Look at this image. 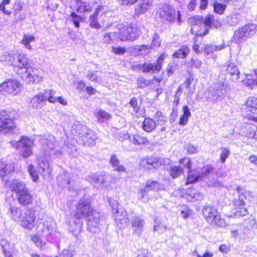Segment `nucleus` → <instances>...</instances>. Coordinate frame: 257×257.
<instances>
[{
    "label": "nucleus",
    "instance_id": "nucleus-47",
    "mask_svg": "<svg viewBox=\"0 0 257 257\" xmlns=\"http://www.w3.org/2000/svg\"><path fill=\"white\" fill-rule=\"evenodd\" d=\"M213 171V168L211 165H207L203 167L200 173L201 178L202 180L206 177H208Z\"/></svg>",
    "mask_w": 257,
    "mask_h": 257
},
{
    "label": "nucleus",
    "instance_id": "nucleus-7",
    "mask_svg": "<svg viewBox=\"0 0 257 257\" xmlns=\"http://www.w3.org/2000/svg\"><path fill=\"white\" fill-rule=\"evenodd\" d=\"M86 220L87 230L94 233L100 231V227L104 221L103 217L96 210L86 217Z\"/></svg>",
    "mask_w": 257,
    "mask_h": 257
},
{
    "label": "nucleus",
    "instance_id": "nucleus-6",
    "mask_svg": "<svg viewBox=\"0 0 257 257\" xmlns=\"http://www.w3.org/2000/svg\"><path fill=\"white\" fill-rule=\"evenodd\" d=\"M256 31V25L252 23L248 24L234 32V40L236 43H241L247 40L248 38L252 37Z\"/></svg>",
    "mask_w": 257,
    "mask_h": 257
},
{
    "label": "nucleus",
    "instance_id": "nucleus-8",
    "mask_svg": "<svg viewBox=\"0 0 257 257\" xmlns=\"http://www.w3.org/2000/svg\"><path fill=\"white\" fill-rule=\"evenodd\" d=\"M112 210H114L115 207L116 210L114 213L115 222L119 228H125L129 224L130 218L125 210L122 207H117V202L114 201L112 202Z\"/></svg>",
    "mask_w": 257,
    "mask_h": 257
},
{
    "label": "nucleus",
    "instance_id": "nucleus-9",
    "mask_svg": "<svg viewBox=\"0 0 257 257\" xmlns=\"http://www.w3.org/2000/svg\"><path fill=\"white\" fill-rule=\"evenodd\" d=\"M236 190L238 194V198L234 199L233 201V206L235 210L234 214L236 216H243L248 213L245 207V203L244 200L245 199V196L244 195V190L242 187L238 186L236 188Z\"/></svg>",
    "mask_w": 257,
    "mask_h": 257
},
{
    "label": "nucleus",
    "instance_id": "nucleus-42",
    "mask_svg": "<svg viewBox=\"0 0 257 257\" xmlns=\"http://www.w3.org/2000/svg\"><path fill=\"white\" fill-rule=\"evenodd\" d=\"M246 108L248 111H252L253 109H257V98L251 97L248 98L245 103Z\"/></svg>",
    "mask_w": 257,
    "mask_h": 257
},
{
    "label": "nucleus",
    "instance_id": "nucleus-10",
    "mask_svg": "<svg viewBox=\"0 0 257 257\" xmlns=\"http://www.w3.org/2000/svg\"><path fill=\"white\" fill-rule=\"evenodd\" d=\"M76 211L75 214L76 216L82 218V217H87L95 210H94L91 206L90 198L88 197L84 196L78 202Z\"/></svg>",
    "mask_w": 257,
    "mask_h": 257
},
{
    "label": "nucleus",
    "instance_id": "nucleus-48",
    "mask_svg": "<svg viewBox=\"0 0 257 257\" xmlns=\"http://www.w3.org/2000/svg\"><path fill=\"white\" fill-rule=\"evenodd\" d=\"M34 40L35 37L33 36L25 35L24 36L22 40V43L24 44L27 49L31 50L32 49V47L30 43L31 42L34 41Z\"/></svg>",
    "mask_w": 257,
    "mask_h": 257
},
{
    "label": "nucleus",
    "instance_id": "nucleus-11",
    "mask_svg": "<svg viewBox=\"0 0 257 257\" xmlns=\"http://www.w3.org/2000/svg\"><path fill=\"white\" fill-rule=\"evenodd\" d=\"M13 119L10 118L9 113L6 111H0V133L4 134L13 133L16 129Z\"/></svg>",
    "mask_w": 257,
    "mask_h": 257
},
{
    "label": "nucleus",
    "instance_id": "nucleus-38",
    "mask_svg": "<svg viewBox=\"0 0 257 257\" xmlns=\"http://www.w3.org/2000/svg\"><path fill=\"white\" fill-rule=\"evenodd\" d=\"M110 163L111 166L115 168L114 170L115 171L119 172H124L125 171L124 167L119 165V161L115 155H111L110 159Z\"/></svg>",
    "mask_w": 257,
    "mask_h": 257
},
{
    "label": "nucleus",
    "instance_id": "nucleus-16",
    "mask_svg": "<svg viewBox=\"0 0 257 257\" xmlns=\"http://www.w3.org/2000/svg\"><path fill=\"white\" fill-rule=\"evenodd\" d=\"M180 165L183 167L188 169V175L187 177L188 183H193L198 181L202 180L200 173L195 172L191 170L192 163L189 158H184L179 161Z\"/></svg>",
    "mask_w": 257,
    "mask_h": 257
},
{
    "label": "nucleus",
    "instance_id": "nucleus-58",
    "mask_svg": "<svg viewBox=\"0 0 257 257\" xmlns=\"http://www.w3.org/2000/svg\"><path fill=\"white\" fill-rule=\"evenodd\" d=\"M41 143L42 147L45 152H49L54 148L53 144L48 140H44Z\"/></svg>",
    "mask_w": 257,
    "mask_h": 257
},
{
    "label": "nucleus",
    "instance_id": "nucleus-41",
    "mask_svg": "<svg viewBox=\"0 0 257 257\" xmlns=\"http://www.w3.org/2000/svg\"><path fill=\"white\" fill-rule=\"evenodd\" d=\"M183 173L182 166H172L170 168V174L173 179L178 178Z\"/></svg>",
    "mask_w": 257,
    "mask_h": 257
},
{
    "label": "nucleus",
    "instance_id": "nucleus-23",
    "mask_svg": "<svg viewBox=\"0 0 257 257\" xmlns=\"http://www.w3.org/2000/svg\"><path fill=\"white\" fill-rule=\"evenodd\" d=\"M82 219L76 216L75 215L72 221L69 224V230L75 236H77L81 232L82 230Z\"/></svg>",
    "mask_w": 257,
    "mask_h": 257
},
{
    "label": "nucleus",
    "instance_id": "nucleus-27",
    "mask_svg": "<svg viewBox=\"0 0 257 257\" xmlns=\"http://www.w3.org/2000/svg\"><path fill=\"white\" fill-rule=\"evenodd\" d=\"M38 164L40 167L39 171L44 177L49 176L52 172V169L50 167L49 162L44 158L39 159L38 160Z\"/></svg>",
    "mask_w": 257,
    "mask_h": 257
},
{
    "label": "nucleus",
    "instance_id": "nucleus-59",
    "mask_svg": "<svg viewBox=\"0 0 257 257\" xmlns=\"http://www.w3.org/2000/svg\"><path fill=\"white\" fill-rule=\"evenodd\" d=\"M222 48V47H220L218 46H214V45H208L206 46L205 49H204V52L207 54L208 55V54H210L213 53V52H214L215 51L219 50L221 49Z\"/></svg>",
    "mask_w": 257,
    "mask_h": 257
},
{
    "label": "nucleus",
    "instance_id": "nucleus-49",
    "mask_svg": "<svg viewBox=\"0 0 257 257\" xmlns=\"http://www.w3.org/2000/svg\"><path fill=\"white\" fill-rule=\"evenodd\" d=\"M178 69V64L175 61H172L170 63L166 69V71L168 76L173 75L174 72Z\"/></svg>",
    "mask_w": 257,
    "mask_h": 257
},
{
    "label": "nucleus",
    "instance_id": "nucleus-20",
    "mask_svg": "<svg viewBox=\"0 0 257 257\" xmlns=\"http://www.w3.org/2000/svg\"><path fill=\"white\" fill-rule=\"evenodd\" d=\"M130 222L133 233L137 236H140L145 225V220L138 215H134L131 217Z\"/></svg>",
    "mask_w": 257,
    "mask_h": 257
},
{
    "label": "nucleus",
    "instance_id": "nucleus-19",
    "mask_svg": "<svg viewBox=\"0 0 257 257\" xmlns=\"http://www.w3.org/2000/svg\"><path fill=\"white\" fill-rule=\"evenodd\" d=\"M165 163V160L162 158L151 157L142 159L140 162L141 167L151 169L158 168Z\"/></svg>",
    "mask_w": 257,
    "mask_h": 257
},
{
    "label": "nucleus",
    "instance_id": "nucleus-45",
    "mask_svg": "<svg viewBox=\"0 0 257 257\" xmlns=\"http://www.w3.org/2000/svg\"><path fill=\"white\" fill-rule=\"evenodd\" d=\"M131 141L134 144L138 145L148 144L149 143V141L146 138L139 135H132Z\"/></svg>",
    "mask_w": 257,
    "mask_h": 257
},
{
    "label": "nucleus",
    "instance_id": "nucleus-32",
    "mask_svg": "<svg viewBox=\"0 0 257 257\" xmlns=\"http://www.w3.org/2000/svg\"><path fill=\"white\" fill-rule=\"evenodd\" d=\"M17 197L19 203L23 205H29L33 201V197L28 189L18 195Z\"/></svg>",
    "mask_w": 257,
    "mask_h": 257
},
{
    "label": "nucleus",
    "instance_id": "nucleus-2",
    "mask_svg": "<svg viewBox=\"0 0 257 257\" xmlns=\"http://www.w3.org/2000/svg\"><path fill=\"white\" fill-rule=\"evenodd\" d=\"M159 17L169 23H174L176 21L180 24L181 23V14L179 11H176L167 3L160 5L158 11Z\"/></svg>",
    "mask_w": 257,
    "mask_h": 257
},
{
    "label": "nucleus",
    "instance_id": "nucleus-18",
    "mask_svg": "<svg viewBox=\"0 0 257 257\" xmlns=\"http://www.w3.org/2000/svg\"><path fill=\"white\" fill-rule=\"evenodd\" d=\"M43 228L42 229V235L46 237L47 240L50 242L55 241L60 236V233L57 230L55 226L52 224H42Z\"/></svg>",
    "mask_w": 257,
    "mask_h": 257
},
{
    "label": "nucleus",
    "instance_id": "nucleus-43",
    "mask_svg": "<svg viewBox=\"0 0 257 257\" xmlns=\"http://www.w3.org/2000/svg\"><path fill=\"white\" fill-rule=\"evenodd\" d=\"M111 117V115L103 110H99L97 114V118L98 121L100 123H102L105 121H107Z\"/></svg>",
    "mask_w": 257,
    "mask_h": 257
},
{
    "label": "nucleus",
    "instance_id": "nucleus-31",
    "mask_svg": "<svg viewBox=\"0 0 257 257\" xmlns=\"http://www.w3.org/2000/svg\"><path fill=\"white\" fill-rule=\"evenodd\" d=\"M45 102L44 94L40 93L32 99L31 105L34 108L40 109L44 105Z\"/></svg>",
    "mask_w": 257,
    "mask_h": 257
},
{
    "label": "nucleus",
    "instance_id": "nucleus-57",
    "mask_svg": "<svg viewBox=\"0 0 257 257\" xmlns=\"http://www.w3.org/2000/svg\"><path fill=\"white\" fill-rule=\"evenodd\" d=\"M80 11L87 12L91 11V6L90 4L85 2H79L77 3Z\"/></svg>",
    "mask_w": 257,
    "mask_h": 257
},
{
    "label": "nucleus",
    "instance_id": "nucleus-33",
    "mask_svg": "<svg viewBox=\"0 0 257 257\" xmlns=\"http://www.w3.org/2000/svg\"><path fill=\"white\" fill-rule=\"evenodd\" d=\"M225 70L230 74L233 81H236L239 78L240 72L234 64L230 63L227 64Z\"/></svg>",
    "mask_w": 257,
    "mask_h": 257
},
{
    "label": "nucleus",
    "instance_id": "nucleus-39",
    "mask_svg": "<svg viewBox=\"0 0 257 257\" xmlns=\"http://www.w3.org/2000/svg\"><path fill=\"white\" fill-rule=\"evenodd\" d=\"M189 52L190 50L188 47L186 46H183L176 51L173 54V56L178 59H184L188 56Z\"/></svg>",
    "mask_w": 257,
    "mask_h": 257
},
{
    "label": "nucleus",
    "instance_id": "nucleus-60",
    "mask_svg": "<svg viewBox=\"0 0 257 257\" xmlns=\"http://www.w3.org/2000/svg\"><path fill=\"white\" fill-rule=\"evenodd\" d=\"M149 45H142L138 46L136 49L138 51L139 55H145L149 52Z\"/></svg>",
    "mask_w": 257,
    "mask_h": 257
},
{
    "label": "nucleus",
    "instance_id": "nucleus-53",
    "mask_svg": "<svg viewBox=\"0 0 257 257\" xmlns=\"http://www.w3.org/2000/svg\"><path fill=\"white\" fill-rule=\"evenodd\" d=\"M153 119L156 121L157 126L158 125H164L166 121V117L163 115L162 112L159 111L157 112Z\"/></svg>",
    "mask_w": 257,
    "mask_h": 257
},
{
    "label": "nucleus",
    "instance_id": "nucleus-63",
    "mask_svg": "<svg viewBox=\"0 0 257 257\" xmlns=\"http://www.w3.org/2000/svg\"><path fill=\"white\" fill-rule=\"evenodd\" d=\"M129 104L133 108L134 111L135 113H137L139 111L140 109V106L138 104V100L136 97L132 98Z\"/></svg>",
    "mask_w": 257,
    "mask_h": 257
},
{
    "label": "nucleus",
    "instance_id": "nucleus-30",
    "mask_svg": "<svg viewBox=\"0 0 257 257\" xmlns=\"http://www.w3.org/2000/svg\"><path fill=\"white\" fill-rule=\"evenodd\" d=\"M57 180L63 187L68 188L69 189H74V185L75 182L69 178L67 174L64 173L63 175H61L58 176Z\"/></svg>",
    "mask_w": 257,
    "mask_h": 257
},
{
    "label": "nucleus",
    "instance_id": "nucleus-62",
    "mask_svg": "<svg viewBox=\"0 0 257 257\" xmlns=\"http://www.w3.org/2000/svg\"><path fill=\"white\" fill-rule=\"evenodd\" d=\"M71 17L75 26L76 28H79L80 26L79 22L82 20L81 17L76 15L74 12L71 13Z\"/></svg>",
    "mask_w": 257,
    "mask_h": 257
},
{
    "label": "nucleus",
    "instance_id": "nucleus-54",
    "mask_svg": "<svg viewBox=\"0 0 257 257\" xmlns=\"http://www.w3.org/2000/svg\"><path fill=\"white\" fill-rule=\"evenodd\" d=\"M97 71H88V74L86 75L87 78L90 81L92 82H95V83H100L101 81V78L100 77L98 76L97 74Z\"/></svg>",
    "mask_w": 257,
    "mask_h": 257
},
{
    "label": "nucleus",
    "instance_id": "nucleus-26",
    "mask_svg": "<svg viewBox=\"0 0 257 257\" xmlns=\"http://www.w3.org/2000/svg\"><path fill=\"white\" fill-rule=\"evenodd\" d=\"M14 172V165L13 163L0 162V177L4 178L11 175Z\"/></svg>",
    "mask_w": 257,
    "mask_h": 257
},
{
    "label": "nucleus",
    "instance_id": "nucleus-40",
    "mask_svg": "<svg viewBox=\"0 0 257 257\" xmlns=\"http://www.w3.org/2000/svg\"><path fill=\"white\" fill-rule=\"evenodd\" d=\"M209 223H210L213 227H223L226 225L225 220L221 218L220 215L218 214V213H217V215L213 218V221L209 222Z\"/></svg>",
    "mask_w": 257,
    "mask_h": 257
},
{
    "label": "nucleus",
    "instance_id": "nucleus-24",
    "mask_svg": "<svg viewBox=\"0 0 257 257\" xmlns=\"http://www.w3.org/2000/svg\"><path fill=\"white\" fill-rule=\"evenodd\" d=\"M7 186L12 191L15 192L17 195L27 189L24 183L17 180L7 181Z\"/></svg>",
    "mask_w": 257,
    "mask_h": 257
},
{
    "label": "nucleus",
    "instance_id": "nucleus-46",
    "mask_svg": "<svg viewBox=\"0 0 257 257\" xmlns=\"http://www.w3.org/2000/svg\"><path fill=\"white\" fill-rule=\"evenodd\" d=\"M56 92L52 90L45 91L44 96L45 97V101L47 99L51 103H55L58 100V97L55 96Z\"/></svg>",
    "mask_w": 257,
    "mask_h": 257
},
{
    "label": "nucleus",
    "instance_id": "nucleus-25",
    "mask_svg": "<svg viewBox=\"0 0 257 257\" xmlns=\"http://www.w3.org/2000/svg\"><path fill=\"white\" fill-rule=\"evenodd\" d=\"M7 214L9 217L15 221L21 220L23 216L22 209L15 205H10Z\"/></svg>",
    "mask_w": 257,
    "mask_h": 257
},
{
    "label": "nucleus",
    "instance_id": "nucleus-14",
    "mask_svg": "<svg viewBox=\"0 0 257 257\" xmlns=\"http://www.w3.org/2000/svg\"><path fill=\"white\" fill-rule=\"evenodd\" d=\"M35 211L32 208L26 209L21 219V226L28 229H32L35 225Z\"/></svg>",
    "mask_w": 257,
    "mask_h": 257
},
{
    "label": "nucleus",
    "instance_id": "nucleus-15",
    "mask_svg": "<svg viewBox=\"0 0 257 257\" xmlns=\"http://www.w3.org/2000/svg\"><path fill=\"white\" fill-rule=\"evenodd\" d=\"M141 31L136 26L124 28L120 31L119 36L122 41L136 40L141 35Z\"/></svg>",
    "mask_w": 257,
    "mask_h": 257
},
{
    "label": "nucleus",
    "instance_id": "nucleus-55",
    "mask_svg": "<svg viewBox=\"0 0 257 257\" xmlns=\"http://www.w3.org/2000/svg\"><path fill=\"white\" fill-rule=\"evenodd\" d=\"M213 8L214 11L216 13L222 15L224 13V12L226 8V5L225 4L215 3L213 5Z\"/></svg>",
    "mask_w": 257,
    "mask_h": 257
},
{
    "label": "nucleus",
    "instance_id": "nucleus-35",
    "mask_svg": "<svg viewBox=\"0 0 257 257\" xmlns=\"http://www.w3.org/2000/svg\"><path fill=\"white\" fill-rule=\"evenodd\" d=\"M15 55L13 54L4 52L0 55V61L4 64L13 66Z\"/></svg>",
    "mask_w": 257,
    "mask_h": 257
},
{
    "label": "nucleus",
    "instance_id": "nucleus-12",
    "mask_svg": "<svg viewBox=\"0 0 257 257\" xmlns=\"http://www.w3.org/2000/svg\"><path fill=\"white\" fill-rule=\"evenodd\" d=\"M28 60L25 54L23 53L15 54L13 64L14 69L22 78H24V71L28 68Z\"/></svg>",
    "mask_w": 257,
    "mask_h": 257
},
{
    "label": "nucleus",
    "instance_id": "nucleus-61",
    "mask_svg": "<svg viewBox=\"0 0 257 257\" xmlns=\"http://www.w3.org/2000/svg\"><path fill=\"white\" fill-rule=\"evenodd\" d=\"M138 86L139 88H144L150 84V82L143 77H140L137 79Z\"/></svg>",
    "mask_w": 257,
    "mask_h": 257
},
{
    "label": "nucleus",
    "instance_id": "nucleus-28",
    "mask_svg": "<svg viewBox=\"0 0 257 257\" xmlns=\"http://www.w3.org/2000/svg\"><path fill=\"white\" fill-rule=\"evenodd\" d=\"M202 213L206 221L209 223L213 221V218L217 215L218 212L217 209L212 206H207L203 208Z\"/></svg>",
    "mask_w": 257,
    "mask_h": 257
},
{
    "label": "nucleus",
    "instance_id": "nucleus-51",
    "mask_svg": "<svg viewBox=\"0 0 257 257\" xmlns=\"http://www.w3.org/2000/svg\"><path fill=\"white\" fill-rule=\"evenodd\" d=\"M221 153L220 155V161L222 163H224L226 159L229 157L230 152L227 148L221 147L220 149Z\"/></svg>",
    "mask_w": 257,
    "mask_h": 257
},
{
    "label": "nucleus",
    "instance_id": "nucleus-64",
    "mask_svg": "<svg viewBox=\"0 0 257 257\" xmlns=\"http://www.w3.org/2000/svg\"><path fill=\"white\" fill-rule=\"evenodd\" d=\"M74 252L72 250L65 249H63L61 253L58 255L59 257H73Z\"/></svg>",
    "mask_w": 257,
    "mask_h": 257
},
{
    "label": "nucleus",
    "instance_id": "nucleus-29",
    "mask_svg": "<svg viewBox=\"0 0 257 257\" xmlns=\"http://www.w3.org/2000/svg\"><path fill=\"white\" fill-rule=\"evenodd\" d=\"M153 0H142L136 8V13L139 15L149 10L153 6Z\"/></svg>",
    "mask_w": 257,
    "mask_h": 257
},
{
    "label": "nucleus",
    "instance_id": "nucleus-17",
    "mask_svg": "<svg viewBox=\"0 0 257 257\" xmlns=\"http://www.w3.org/2000/svg\"><path fill=\"white\" fill-rule=\"evenodd\" d=\"M166 58L165 54H161L158 58L156 63H145L143 65V72L145 73H158L162 69L164 60Z\"/></svg>",
    "mask_w": 257,
    "mask_h": 257
},
{
    "label": "nucleus",
    "instance_id": "nucleus-34",
    "mask_svg": "<svg viewBox=\"0 0 257 257\" xmlns=\"http://www.w3.org/2000/svg\"><path fill=\"white\" fill-rule=\"evenodd\" d=\"M157 126V122L153 119L145 118L142 125V128L146 132H151L155 130Z\"/></svg>",
    "mask_w": 257,
    "mask_h": 257
},
{
    "label": "nucleus",
    "instance_id": "nucleus-22",
    "mask_svg": "<svg viewBox=\"0 0 257 257\" xmlns=\"http://www.w3.org/2000/svg\"><path fill=\"white\" fill-rule=\"evenodd\" d=\"M21 84L17 80H9L1 84L0 88L7 92L16 94L20 90Z\"/></svg>",
    "mask_w": 257,
    "mask_h": 257
},
{
    "label": "nucleus",
    "instance_id": "nucleus-13",
    "mask_svg": "<svg viewBox=\"0 0 257 257\" xmlns=\"http://www.w3.org/2000/svg\"><path fill=\"white\" fill-rule=\"evenodd\" d=\"M108 175L92 174L86 177V180L96 188H106L110 185Z\"/></svg>",
    "mask_w": 257,
    "mask_h": 257
},
{
    "label": "nucleus",
    "instance_id": "nucleus-5",
    "mask_svg": "<svg viewBox=\"0 0 257 257\" xmlns=\"http://www.w3.org/2000/svg\"><path fill=\"white\" fill-rule=\"evenodd\" d=\"M11 143L24 158H27L32 155L33 141L28 137L23 136L18 141H12Z\"/></svg>",
    "mask_w": 257,
    "mask_h": 257
},
{
    "label": "nucleus",
    "instance_id": "nucleus-50",
    "mask_svg": "<svg viewBox=\"0 0 257 257\" xmlns=\"http://www.w3.org/2000/svg\"><path fill=\"white\" fill-rule=\"evenodd\" d=\"M161 41L158 34L154 33L152 36V40L150 47L152 49H156L160 46Z\"/></svg>",
    "mask_w": 257,
    "mask_h": 257
},
{
    "label": "nucleus",
    "instance_id": "nucleus-44",
    "mask_svg": "<svg viewBox=\"0 0 257 257\" xmlns=\"http://www.w3.org/2000/svg\"><path fill=\"white\" fill-rule=\"evenodd\" d=\"M0 244L4 254L12 253L13 247L6 239H2L1 240Z\"/></svg>",
    "mask_w": 257,
    "mask_h": 257
},
{
    "label": "nucleus",
    "instance_id": "nucleus-52",
    "mask_svg": "<svg viewBox=\"0 0 257 257\" xmlns=\"http://www.w3.org/2000/svg\"><path fill=\"white\" fill-rule=\"evenodd\" d=\"M228 23L231 26H236L240 21V16L238 14L234 13L228 17Z\"/></svg>",
    "mask_w": 257,
    "mask_h": 257
},
{
    "label": "nucleus",
    "instance_id": "nucleus-21",
    "mask_svg": "<svg viewBox=\"0 0 257 257\" xmlns=\"http://www.w3.org/2000/svg\"><path fill=\"white\" fill-rule=\"evenodd\" d=\"M23 79L28 83H39L42 80V78L38 75V70L31 67L24 71V78Z\"/></svg>",
    "mask_w": 257,
    "mask_h": 257
},
{
    "label": "nucleus",
    "instance_id": "nucleus-1",
    "mask_svg": "<svg viewBox=\"0 0 257 257\" xmlns=\"http://www.w3.org/2000/svg\"><path fill=\"white\" fill-rule=\"evenodd\" d=\"M72 133L77 134L82 139V143L84 146L89 147L95 145L97 136L92 130L89 129L87 126L75 124L72 127Z\"/></svg>",
    "mask_w": 257,
    "mask_h": 257
},
{
    "label": "nucleus",
    "instance_id": "nucleus-56",
    "mask_svg": "<svg viewBox=\"0 0 257 257\" xmlns=\"http://www.w3.org/2000/svg\"><path fill=\"white\" fill-rule=\"evenodd\" d=\"M28 172L33 181L35 182H37L39 180V176L37 172H36L34 167L33 165H31L29 166Z\"/></svg>",
    "mask_w": 257,
    "mask_h": 257
},
{
    "label": "nucleus",
    "instance_id": "nucleus-37",
    "mask_svg": "<svg viewBox=\"0 0 257 257\" xmlns=\"http://www.w3.org/2000/svg\"><path fill=\"white\" fill-rule=\"evenodd\" d=\"M146 188L149 191H158L162 190L164 186L155 181L148 180L146 182Z\"/></svg>",
    "mask_w": 257,
    "mask_h": 257
},
{
    "label": "nucleus",
    "instance_id": "nucleus-36",
    "mask_svg": "<svg viewBox=\"0 0 257 257\" xmlns=\"http://www.w3.org/2000/svg\"><path fill=\"white\" fill-rule=\"evenodd\" d=\"M99 11V8L95 9L93 14L91 15L89 17V26L92 28H95L99 29L101 28V26L97 21V16Z\"/></svg>",
    "mask_w": 257,
    "mask_h": 257
},
{
    "label": "nucleus",
    "instance_id": "nucleus-3",
    "mask_svg": "<svg viewBox=\"0 0 257 257\" xmlns=\"http://www.w3.org/2000/svg\"><path fill=\"white\" fill-rule=\"evenodd\" d=\"M190 21L194 28L197 25H198V27H200L199 25H200L204 26L205 31L202 34V35L207 34L210 28H217L220 27V24L214 20L213 15L211 14L206 16L204 19L201 17L196 16L191 19ZM200 35H202V34L200 33Z\"/></svg>",
    "mask_w": 257,
    "mask_h": 257
},
{
    "label": "nucleus",
    "instance_id": "nucleus-4",
    "mask_svg": "<svg viewBox=\"0 0 257 257\" xmlns=\"http://www.w3.org/2000/svg\"><path fill=\"white\" fill-rule=\"evenodd\" d=\"M227 87L222 83L215 84L214 86L210 87L204 94L205 98L209 101L215 102L220 101L224 97Z\"/></svg>",
    "mask_w": 257,
    "mask_h": 257
}]
</instances>
